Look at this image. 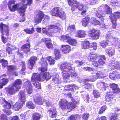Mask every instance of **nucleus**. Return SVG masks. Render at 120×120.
Segmentation results:
<instances>
[{
	"label": "nucleus",
	"instance_id": "f257e3e1",
	"mask_svg": "<svg viewBox=\"0 0 120 120\" xmlns=\"http://www.w3.org/2000/svg\"><path fill=\"white\" fill-rule=\"evenodd\" d=\"M60 68L63 70L62 75L64 80L68 79L70 76V72H72L74 71V68L72 67L69 62L62 63Z\"/></svg>",
	"mask_w": 120,
	"mask_h": 120
},
{
	"label": "nucleus",
	"instance_id": "f03ea898",
	"mask_svg": "<svg viewBox=\"0 0 120 120\" xmlns=\"http://www.w3.org/2000/svg\"><path fill=\"white\" fill-rule=\"evenodd\" d=\"M15 1L14 0H10L8 3V5L10 10L11 11H14L17 9H19L18 11L20 13L24 12L27 6L26 4H23L20 8V4H15Z\"/></svg>",
	"mask_w": 120,
	"mask_h": 120
},
{
	"label": "nucleus",
	"instance_id": "7ed1b4c3",
	"mask_svg": "<svg viewBox=\"0 0 120 120\" xmlns=\"http://www.w3.org/2000/svg\"><path fill=\"white\" fill-rule=\"evenodd\" d=\"M68 101L65 99H61L59 101V105L60 107L63 110H67L70 112L76 107L74 103L70 102L68 104Z\"/></svg>",
	"mask_w": 120,
	"mask_h": 120
},
{
	"label": "nucleus",
	"instance_id": "20e7f679",
	"mask_svg": "<svg viewBox=\"0 0 120 120\" xmlns=\"http://www.w3.org/2000/svg\"><path fill=\"white\" fill-rule=\"evenodd\" d=\"M19 98L18 101L13 105V108L15 111H18L23 106L26 100L24 91H20L18 94Z\"/></svg>",
	"mask_w": 120,
	"mask_h": 120
},
{
	"label": "nucleus",
	"instance_id": "39448f33",
	"mask_svg": "<svg viewBox=\"0 0 120 120\" xmlns=\"http://www.w3.org/2000/svg\"><path fill=\"white\" fill-rule=\"evenodd\" d=\"M51 13L52 16H58L64 19L66 17V14L62 10L61 8L56 7L54 8L51 12Z\"/></svg>",
	"mask_w": 120,
	"mask_h": 120
},
{
	"label": "nucleus",
	"instance_id": "423d86ee",
	"mask_svg": "<svg viewBox=\"0 0 120 120\" xmlns=\"http://www.w3.org/2000/svg\"><path fill=\"white\" fill-rule=\"evenodd\" d=\"M46 29L48 30H50L49 32L47 34L48 36H53L54 34L56 33H58L60 31L61 29L57 26L51 25L47 26Z\"/></svg>",
	"mask_w": 120,
	"mask_h": 120
},
{
	"label": "nucleus",
	"instance_id": "0eeeda50",
	"mask_svg": "<svg viewBox=\"0 0 120 120\" xmlns=\"http://www.w3.org/2000/svg\"><path fill=\"white\" fill-rule=\"evenodd\" d=\"M60 40L65 41V42L69 43L70 45L72 46L76 45L77 42L76 40L71 38L69 34L62 36L61 37Z\"/></svg>",
	"mask_w": 120,
	"mask_h": 120
},
{
	"label": "nucleus",
	"instance_id": "6e6552de",
	"mask_svg": "<svg viewBox=\"0 0 120 120\" xmlns=\"http://www.w3.org/2000/svg\"><path fill=\"white\" fill-rule=\"evenodd\" d=\"M89 34L93 39L97 40L99 38L100 33L98 30L93 29L89 32Z\"/></svg>",
	"mask_w": 120,
	"mask_h": 120
},
{
	"label": "nucleus",
	"instance_id": "1a4fd4ad",
	"mask_svg": "<svg viewBox=\"0 0 120 120\" xmlns=\"http://www.w3.org/2000/svg\"><path fill=\"white\" fill-rule=\"evenodd\" d=\"M44 13L42 11L38 12L34 17V21L36 23L39 24L41 22L44 17Z\"/></svg>",
	"mask_w": 120,
	"mask_h": 120
},
{
	"label": "nucleus",
	"instance_id": "9d476101",
	"mask_svg": "<svg viewBox=\"0 0 120 120\" xmlns=\"http://www.w3.org/2000/svg\"><path fill=\"white\" fill-rule=\"evenodd\" d=\"M0 29L2 35L6 34V36L8 35L9 30L8 27L7 25L4 24L1 22L0 25Z\"/></svg>",
	"mask_w": 120,
	"mask_h": 120
},
{
	"label": "nucleus",
	"instance_id": "9b49d317",
	"mask_svg": "<svg viewBox=\"0 0 120 120\" xmlns=\"http://www.w3.org/2000/svg\"><path fill=\"white\" fill-rule=\"evenodd\" d=\"M108 65L109 66V68L111 70H113L115 68L120 70V63L118 62L110 61Z\"/></svg>",
	"mask_w": 120,
	"mask_h": 120
},
{
	"label": "nucleus",
	"instance_id": "f8f14e48",
	"mask_svg": "<svg viewBox=\"0 0 120 120\" xmlns=\"http://www.w3.org/2000/svg\"><path fill=\"white\" fill-rule=\"evenodd\" d=\"M24 86L26 88L27 92L29 94H31L32 92V85L30 82L29 81H26L24 84Z\"/></svg>",
	"mask_w": 120,
	"mask_h": 120
},
{
	"label": "nucleus",
	"instance_id": "ddd939ff",
	"mask_svg": "<svg viewBox=\"0 0 120 120\" xmlns=\"http://www.w3.org/2000/svg\"><path fill=\"white\" fill-rule=\"evenodd\" d=\"M19 90L12 85L11 87H10L8 88L7 89V92L8 94L11 95H13Z\"/></svg>",
	"mask_w": 120,
	"mask_h": 120
},
{
	"label": "nucleus",
	"instance_id": "4468645a",
	"mask_svg": "<svg viewBox=\"0 0 120 120\" xmlns=\"http://www.w3.org/2000/svg\"><path fill=\"white\" fill-rule=\"evenodd\" d=\"M77 8L80 10H82L81 12V14L83 15H85V12L86 11L87 7L82 4H80L77 3Z\"/></svg>",
	"mask_w": 120,
	"mask_h": 120
},
{
	"label": "nucleus",
	"instance_id": "2eb2a0df",
	"mask_svg": "<svg viewBox=\"0 0 120 120\" xmlns=\"http://www.w3.org/2000/svg\"><path fill=\"white\" fill-rule=\"evenodd\" d=\"M42 40L43 41H45V44L47 48H50L52 47L53 44L51 43V41L50 38H44Z\"/></svg>",
	"mask_w": 120,
	"mask_h": 120
},
{
	"label": "nucleus",
	"instance_id": "dca6fc26",
	"mask_svg": "<svg viewBox=\"0 0 120 120\" xmlns=\"http://www.w3.org/2000/svg\"><path fill=\"white\" fill-rule=\"evenodd\" d=\"M109 77L111 79L114 80L117 78H120V75L116 71H115L112 73H110L109 75Z\"/></svg>",
	"mask_w": 120,
	"mask_h": 120
},
{
	"label": "nucleus",
	"instance_id": "f3484780",
	"mask_svg": "<svg viewBox=\"0 0 120 120\" xmlns=\"http://www.w3.org/2000/svg\"><path fill=\"white\" fill-rule=\"evenodd\" d=\"M22 82L21 80L20 79H18L15 81L12 85L19 90L21 88V86L22 85Z\"/></svg>",
	"mask_w": 120,
	"mask_h": 120
},
{
	"label": "nucleus",
	"instance_id": "a211bd4d",
	"mask_svg": "<svg viewBox=\"0 0 120 120\" xmlns=\"http://www.w3.org/2000/svg\"><path fill=\"white\" fill-rule=\"evenodd\" d=\"M59 76V74H57L56 76L53 77L52 81L53 83L57 84V86H58L57 87L60 88V86L59 85L60 83V78L58 77Z\"/></svg>",
	"mask_w": 120,
	"mask_h": 120
},
{
	"label": "nucleus",
	"instance_id": "6ab92c4d",
	"mask_svg": "<svg viewBox=\"0 0 120 120\" xmlns=\"http://www.w3.org/2000/svg\"><path fill=\"white\" fill-rule=\"evenodd\" d=\"M47 113L49 117L52 118H55L56 116V111L55 109L49 110Z\"/></svg>",
	"mask_w": 120,
	"mask_h": 120
},
{
	"label": "nucleus",
	"instance_id": "aec40b11",
	"mask_svg": "<svg viewBox=\"0 0 120 120\" xmlns=\"http://www.w3.org/2000/svg\"><path fill=\"white\" fill-rule=\"evenodd\" d=\"M95 15L99 18L102 21L104 20V17L103 15V12L102 10H100L98 11H96L95 12Z\"/></svg>",
	"mask_w": 120,
	"mask_h": 120
},
{
	"label": "nucleus",
	"instance_id": "412c9836",
	"mask_svg": "<svg viewBox=\"0 0 120 120\" xmlns=\"http://www.w3.org/2000/svg\"><path fill=\"white\" fill-rule=\"evenodd\" d=\"M37 58L35 57H31L28 61L29 68L30 69H32L34 65L35 64V61L36 60Z\"/></svg>",
	"mask_w": 120,
	"mask_h": 120
},
{
	"label": "nucleus",
	"instance_id": "4be33fe9",
	"mask_svg": "<svg viewBox=\"0 0 120 120\" xmlns=\"http://www.w3.org/2000/svg\"><path fill=\"white\" fill-rule=\"evenodd\" d=\"M40 80V75L38 73H33V75L31 78V81L32 82Z\"/></svg>",
	"mask_w": 120,
	"mask_h": 120
},
{
	"label": "nucleus",
	"instance_id": "5701e85b",
	"mask_svg": "<svg viewBox=\"0 0 120 120\" xmlns=\"http://www.w3.org/2000/svg\"><path fill=\"white\" fill-rule=\"evenodd\" d=\"M61 49L63 52L66 54L68 53L70 51L71 48L68 45H62Z\"/></svg>",
	"mask_w": 120,
	"mask_h": 120
},
{
	"label": "nucleus",
	"instance_id": "b1692460",
	"mask_svg": "<svg viewBox=\"0 0 120 120\" xmlns=\"http://www.w3.org/2000/svg\"><path fill=\"white\" fill-rule=\"evenodd\" d=\"M30 45L29 44H26L23 45L21 48L22 51L24 52L27 53L30 51L29 49L30 48Z\"/></svg>",
	"mask_w": 120,
	"mask_h": 120
},
{
	"label": "nucleus",
	"instance_id": "393cba45",
	"mask_svg": "<svg viewBox=\"0 0 120 120\" xmlns=\"http://www.w3.org/2000/svg\"><path fill=\"white\" fill-rule=\"evenodd\" d=\"M110 86L112 89V90L115 92H119L120 91V89L118 87L117 85L115 83L110 84Z\"/></svg>",
	"mask_w": 120,
	"mask_h": 120
},
{
	"label": "nucleus",
	"instance_id": "a878e982",
	"mask_svg": "<svg viewBox=\"0 0 120 120\" xmlns=\"http://www.w3.org/2000/svg\"><path fill=\"white\" fill-rule=\"evenodd\" d=\"M98 56L94 54H90L88 57V59L89 61L93 62L97 60L98 59Z\"/></svg>",
	"mask_w": 120,
	"mask_h": 120
},
{
	"label": "nucleus",
	"instance_id": "bb28decb",
	"mask_svg": "<svg viewBox=\"0 0 120 120\" xmlns=\"http://www.w3.org/2000/svg\"><path fill=\"white\" fill-rule=\"evenodd\" d=\"M34 99V101L36 103H38L39 105L43 104L44 100H43L42 98L41 97H35Z\"/></svg>",
	"mask_w": 120,
	"mask_h": 120
},
{
	"label": "nucleus",
	"instance_id": "cd10ccee",
	"mask_svg": "<svg viewBox=\"0 0 120 120\" xmlns=\"http://www.w3.org/2000/svg\"><path fill=\"white\" fill-rule=\"evenodd\" d=\"M86 34L85 31L79 30L77 31L76 36L80 38H82L84 37Z\"/></svg>",
	"mask_w": 120,
	"mask_h": 120
},
{
	"label": "nucleus",
	"instance_id": "c85d7f7f",
	"mask_svg": "<svg viewBox=\"0 0 120 120\" xmlns=\"http://www.w3.org/2000/svg\"><path fill=\"white\" fill-rule=\"evenodd\" d=\"M41 117L42 116L40 114L35 112L33 114L31 120H39Z\"/></svg>",
	"mask_w": 120,
	"mask_h": 120
},
{
	"label": "nucleus",
	"instance_id": "c756f323",
	"mask_svg": "<svg viewBox=\"0 0 120 120\" xmlns=\"http://www.w3.org/2000/svg\"><path fill=\"white\" fill-rule=\"evenodd\" d=\"M75 30V26L74 25H69L67 27V31L69 32H72Z\"/></svg>",
	"mask_w": 120,
	"mask_h": 120
},
{
	"label": "nucleus",
	"instance_id": "7c9ffc66",
	"mask_svg": "<svg viewBox=\"0 0 120 120\" xmlns=\"http://www.w3.org/2000/svg\"><path fill=\"white\" fill-rule=\"evenodd\" d=\"M106 52L108 55L110 56H112L114 55L115 54L114 49L113 48H108L106 50Z\"/></svg>",
	"mask_w": 120,
	"mask_h": 120
},
{
	"label": "nucleus",
	"instance_id": "2f4dec72",
	"mask_svg": "<svg viewBox=\"0 0 120 120\" xmlns=\"http://www.w3.org/2000/svg\"><path fill=\"white\" fill-rule=\"evenodd\" d=\"M98 61L100 64L101 65H104L105 64V62L106 60V58L104 55L101 56L100 58H98Z\"/></svg>",
	"mask_w": 120,
	"mask_h": 120
},
{
	"label": "nucleus",
	"instance_id": "473e14b6",
	"mask_svg": "<svg viewBox=\"0 0 120 120\" xmlns=\"http://www.w3.org/2000/svg\"><path fill=\"white\" fill-rule=\"evenodd\" d=\"M96 79H97L95 77V76L92 75L89 77V78L88 79L83 80V82L86 83L87 82L89 81L94 82Z\"/></svg>",
	"mask_w": 120,
	"mask_h": 120
},
{
	"label": "nucleus",
	"instance_id": "72a5a7b5",
	"mask_svg": "<svg viewBox=\"0 0 120 120\" xmlns=\"http://www.w3.org/2000/svg\"><path fill=\"white\" fill-rule=\"evenodd\" d=\"M75 85H73L72 86L68 85V86H65L64 88L65 90H66V91H72V90L74 91V89L75 88Z\"/></svg>",
	"mask_w": 120,
	"mask_h": 120
},
{
	"label": "nucleus",
	"instance_id": "f704fd0d",
	"mask_svg": "<svg viewBox=\"0 0 120 120\" xmlns=\"http://www.w3.org/2000/svg\"><path fill=\"white\" fill-rule=\"evenodd\" d=\"M110 19L112 18H115L117 20V18H120V12H117L114 13L113 14H112L111 15V16H110Z\"/></svg>",
	"mask_w": 120,
	"mask_h": 120
},
{
	"label": "nucleus",
	"instance_id": "c9c22d12",
	"mask_svg": "<svg viewBox=\"0 0 120 120\" xmlns=\"http://www.w3.org/2000/svg\"><path fill=\"white\" fill-rule=\"evenodd\" d=\"M108 40H103L100 43V45L103 48H105L109 44Z\"/></svg>",
	"mask_w": 120,
	"mask_h": 120
},
{
	"label": "nucleus",
	"instance_id": "e433bc0d",
	"mask_svg": "<svg viewBox=\"0 0 120 120\" xmlns=\"http://www.w3.org/2000/svg\"><path fill=\"white\" fill-rule=\"evenodd\" d=\"M20 64L21 65V69L20 70V73L22 74V75H24L25 74L24 71L26 68V67L25 66V64L24 62H22Z\"/></svg>",
	"mask_w": 120,
	"mask_h": 120
},
{
	"label": "nucleus",
	"instance_id": "4c0bfd02",
	"mask_svg": "<svg viewBox=\"0 0 120 120\" xmlns=\"http://www.w3.org/2000/svg\"><path fill=\"white\" fill-rule=\"evenodd\" d=\"M90 43L88 41H86L83 42L82 45L83 48L86 49L90 48Z\"/></svg>",
	"mask_w": 120,
	"mask_h": 120
},
{
	"label": "nucleus",
	"instance_id": "58836bf2",
	"mask_svg": "<svg viewBox=\"0 0 120 120\" xmlns=\"http://www.w3.org/2000/svg\"><path fill=\"white\" fill-rule=\"evenodd\" d=\"M81 118V116L78 115H72L68 120H79Z\"/></svg>",
	"mask_w": 120,
	"mask_h": 120
},
{
	"label": "nucleus",
	"instance_id": "ea45409f",
	"mask_svg": "<svg viewBox=\"0 0 120 120\" xmlns=\"http://www.w3.org/2000/svg\"><path fill=\"white\" fill-rule=\"evenodd\" d=\"M47 58H42L41 59L40 61L39 62V64L41 66H47L48 64L47 61Z\"/></svg>",
	"mask_w": 120,
	"mask_h": 120
},
{
	"label": "nucleus",
	"instance_id": "a19ab883",
	"mask_svg": "<svg viewBox=\"0 0 120 120\" xmlns=\"http://www.w3.org/2000/svg\"><path fill=\"white\" fill-rule=\"evenodd\" d=\"M24 31L27 33L31 34L34 32V28L33 27L31 28L30 29L29 28H26L24 29Z\"/></svg>",
	"mask_w": 120,
	"mask_h": 120
},
{
	"label": "nucleus",
	"instance_id": "79ce46f5",
	"mask_svg": "<svg viewBox=\"0 0 120 120\" xmlns=\"http://www.w3.org/2000/svg\"><path fill=\"white\" fill-rule=\"evenodd\" d=\"M51 74L48 72H45L43 74V76L46 80H49L51 77Z\"/></svg>",
	"mask_w": 120,
	"mask_h": 120
},
{
	"label": "nucleus",
	"instance_id": "37998d69",
	"mask_svg": "<svg viewBox=\"0 0 120 120\" xmlns=\"http://www.w3.org/2000/svg\"><path fill=\"white\" fill-rule=\"evenodd\" d=\"M26 105L27 107L30 109H34L35 106V105L31 101L27 102Z\"/></svg>",
	"mask_w": 120,
	"mask_h": 120
},
{
	"label": "nucleus",
	"instance_id": "c03bdc74",
	"mask_svg": "<svg viewBox=\"0 0 120 120\" xmlns=\"http://www.w3.org/2000/svg\"><path fill=\"white\" fill-rule=\"evenodd\" d=\"M3 103L4 105H3V107L4 108L8 109H10L11 107V105L10 103L7 101L5 100Z\"/></svg>",
	"mask_w": 120,
	"mask_h": 120
},
{
	"label": "nucleus",
	"instance_id": "a18cd8bd",
	"mask_svg": "<svg viewBox=\"0 0 120 120\" xmlns=\"http://www.w3.org/2000/svg\"><path fill=\"white\" fill-rule=\"evenodd\" d=\"M97 47V44L96 42H93L90 43V48H92V49L96 50Z\"/></svg>",
	"mask_w": 120,
	"mask_h": 120
},
{
	"label": "nucleus",
	"instance_id": "49530a36",
	"mask_svg": "<svg viewBox=\"0 0 120 120\" xmlns=\"http://www.w3.org/2000/svg\"><path fill=\"white\" fill-rule=\"evenodd\" d=\"M91 22L92 24H94L95 25H99L100 24V22L94 18H91Z\"/></svg>",
	"mask_w": 120,
	"mask_h": 120
},
{
	"label": "nucleus",
	"instance_id": "de8ad7c7",
	"mask_svg": "<svg viewBox=\"0 0 120 120\" xmlns=\"http://www.w3.org/2000/svg\"><path fill=\"white\" fill-rule=\"evenodd\" d=\"M0 61L1 63H2V64L3 68H5L7 66L8 63L7 60L3 59L0 60Z\"/></svg>",
	"mask_w": 120,
	"mask_h": 120
},
{
	"label": "nucleus",
	"instance_id": "09e8293b",
	"mask_svg": "<svg viewBox=\"0 0 120 120\" xmlns=\"http://www.w3.org/2000/svg\"><path fill=\"white\" fill-rule=\"evenodd\" d=\"M105 98L106 101L108 102H111L113 100V97L111 95L107 94L105 97Z\"/></svg>",
	"mask_w": 120,
	"mask_h": 120
},
{
	"label": "nucleus",
	"instance_id": "8fccbe9b",
	"mask_svg": "<svg viewBox=\"0 0 120 120\" xmlns=\"http://www.w3.org/2000/svg\"><path fill=\"white\" fill-rule=\"evenodd\" d=\"M44 20L43 21V23L45 24L48 23L50 20V17L48 15L44 16Z\"/></svg>",
	"mask_w": 120,
	"mask_h": 120
},
{
	"label": "nucleus",
	"instance_id": "3c124183",
	"mask_svg": "<svg viewBox=\"0 0 120 120\" xmlns=\"http://www.w3.org/2000/svg\"><path fill=\"white\" fill-rule=\"evenodd\" d=\"M47 58V61L49 62L50 65L54 64L55 63V61L51 57H48Z\"/></svg>",
	"mask_w": 120,
	"mask_h": 120
},
{
	"label": "nucleus",
	"instance_id": "603ef678",
	"mask_svg": "<svg viewBox=\"0 0 120 120\" xmlns=\"http://www.w3.org/2000/svg\"><path fill=\"white\" fill-rule=\"evenodd\" d=\"M8 81V79L7 78H3L1 79L0 80V82L2 83V85H5L7 84Z\"/></svg>",
	"mask_w": 120,
	"mask_h": 120
},
{
	"label": "nucleus",
	"instance_id": "864d4df0",
	"mask_svg": "<svg viewBox=\"0 0 120 120\" xmlns=\"http://www.w3.org/2000/svg\"><path fill=\"white\" fill-rule=\"evenodd\" d=\"M111 19L112 24V28L114 29L115 28H116V26L117 25L116 24V19L114 18V19L113 18H112Z\"/></svg>",
	"mask_w": 120,
	"mask_h": 120
},
{
	"label": "nucleus",
	"instance_id": "5fc2aeb1",
	"mask_svg": "<svg viewBox=\"0 0 120 120\" xmlns=\"http://www.w3.org/2000/svg\"><path fill=\"white\" fill-rule=\"evenodd\" d=\"M89 19L88 18H84L83 19L82 21V25L84 26H86L89 23Z\"/></svg>",
	"mask_w": 120,
	"mask_h": 120
},
{
	"label": "nucleus",
	"instance_id": "6e6d98bb",
	"mask_svg": "<svg viewBox=\"0 0 120 120\" xmlns=\"http://www.w3.org/2000/svg\"><path fill=\"white\" fill-rule=\"evenodd\" d=\"M104 11L105 13L107 14H111L112 12L111 9L109 6H106V10Z\"/></svg>",
	"mask_w": 120,
	"mask_h": 120
},
{
	"label": "nucleus",
	"instance_id": "4d7b16f0",
	"mask_svg": "<svg viewBox=\"0 0 120 120\" xmlns=\"http://www.w3.org/2000/svg\"><path fill=\"white\" fill-rule=\"evenodd\" d=\"M93 94L95 98L99 97L100 95V94L98 91L96 90H93Z\"/></svg>",
	"mask_w": 120,
	"mask_h": 120
},
{
	"label": "nucleus",
	"instance_id": "13d9d810",
	"mask_svg": "<svg viewBox=\"0 0 120 120\" xmlns=\"http://www.w3.org/2000/svg\"><path fill=\"white\" fill-rule=\"evenodd\" d=\"M33 84L37 88L39 89H41V84L38 82L37 81L36 82H33Z\"/></svg>",
	"mask_w": 120,
	"mask_h": 120
},
{
	"label": "nucleus",
	"instance_id": "bf43d9fd",
	"mask_svg": "<svg viewBox=\"0 0 120 120\" xmlns=\"http://www.w3.org/2000/svg\"><path fill=\"white\" fill-rule=\"evenodd\" d=\"M39 70L41 71V72H44L47 70V66H41V68H39Z\"/></svg>",
	"mask_w": 120,
	"mask_h": 120
},
{
	"label": "nucleus",
	"instance_id": "052dcab7",
	"mask_svg": "<svg viewBox=\"0 0 120 120\" xmlns=\"http://www.w3.org/2000/svg\"><path fill=\"white\" fill-rule=\"evenodd\" d=\"M112 39L116 43V44L118 45V47L120 48V40H118V39L116 38H113Z\"/></svg>",
	"mask_w": 120,
	"mask_h": 120
},
{
	"label": "nucleus",
	"instance_id": "680f3d73",
	"mask_svg": "<svg viewBox=\"0 0 120 120\" xmlns=\"http://www.w3.org/2000/svg\"><path fill=\"white\" fill-rule=\"evenodd\" d=\"M117 115L113 114L110 117V120H118Z\"/></svg>",
	"mask_w": 120,
	"mask_h": 120
},
{
	"label": "nucleus",
	"instance_id": "e2e57ef3",
	"mask_svg": "<svg viewBox=\"0 0 120 120\" xmlns=\"http://www.w3.org/2000/svg\"><path fill=\"white\" fill-rule=\"evenodd\" d=\"M107 108L106 105L103 106L100 108V109L99 112V114L102 113Z\"/></svg>",
	"mask_w": 120,
	"mask_h": 120
},
{
	"label": "nucleus",
	"instance_id": "0e129e2a",
	"mask_svg": "<svg viewBox=\"0 0 120 120\" xmlns=\"http://www.w3.org/2000/svg\"><path fill=\"white\" fill-rule=\"evenodd\" d=\"M84 69L86 71H91L94 70V69L90 67H85L84 68Z\"/></svg>",
	"mask_w": 120,
	"mask_h": 120
},
{
	"label": "nucleus",
	"instance_id": "69168bd1",
	"mask_svg": "<svg viewBox=\"0 0 120 120\" xmlns=\"http://www.w3.org/2000/svg\"><path fill=\"white\" fill-rule=\"evenodd\" d=\"M102 73L101 72L99 71L96 74L95 77L97 79L98 78H101L102 77Z\"/></svg>",
	"mask_w": 120,
	"mask_h": 120
},
{
	"label": "nucleus",
	"instance_id": "338daca9",
	"mask_svg": "<svg viewBox=\"0 0 120 120\" xmlns=\"http://www.w3.org/2000/svg\"><path fill=\"white\" fill-rule=\"evenodd\" d=\"M113 34L111 33H108L107 34L106 38L107 39H112L113 37Z\"/></svg>",
	"mask_w": 120,
	"mask_h": 120
},
{
	"label": "nucleus",
	"instance_id": "774afa93",
	"mask_svg": "<svg viewBox=\"0 0 120 120\" xmlns=\"http://www.w3.org/2000/svg\"><path fill=\"white\" fill-rule=\"evenodd\" d=\"M0 119L1 120H8L7 119V116L4 114L1 115Z\"/></svg>",
	"mask_w": 120,
	"mask_h": 120
}]
</instances>
